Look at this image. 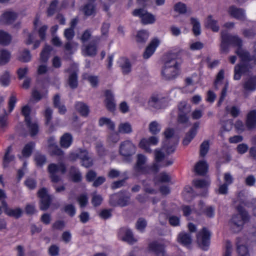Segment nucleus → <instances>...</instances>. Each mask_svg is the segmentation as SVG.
I'll list each match as a JSON object with an SVG mask.
<instances>
[{
	"label": "nucleus",
	"mask_w": 256,
	"mask_h": 256,
	"mask_svg": "<svg viewBox=\"0 0 256 256\" xmlns=\"http://www.w3.org/2000/svg\"><path fill=\"white\" fill-rule=\"evenodd\" d=\"M64 72L69 73L70 75L68 80L69 86L72 89H76L78 86V76L76 71H72L70 68L64 70Z\"/></svg>",
	"instance_id": "6ab92c4d"
},
{
	"label": "nucleus",
	"mask_w": 256,
	"mask_h": 256,
	"mask_svg": "<svg viewBox=\"0 0 256 256\" xmlns=\"http://www.w3.org/2000/svg\"><path fill=\"white\" fill-rule=\"evenodd\" d=\"M148 37V34L146 30H139L136 36V41L138 44H144L146 42Z\"/></svg>",
	"instance_id": "58836bf2"
},
{
	"label": "nucleus",
	"mask_w": 256,
	"mask_h": 256,
	"mask_svg": "<svg viewBox=\"0 0 256 256\" xmlns=\"http://www.w3.org/2000/svg\"><path fill=\"white\" fill-rule=\"evenodd\" d=\"M210 149V142L208 140H204L200 146V155L201 157L206 156Z\"/></svg>",
	"instance_id": "3c124183"
},
{
	"label": "nucleus",
	"mask_w": 256,
	"mask_h": 256,
	"mask_svg": "<svg viewBox=\"0 0 256 256\" xmlns=\"http://www.w3.org/2000/svg\"><path fill=\"white\" fill-rule=\"evenodd\" d=\"M134 16L139 17L141 22L144 25L152 24L156 22V18L154 15L148 12L143 8H136L132 12Z\"/></svg>",
	"instance_id": "0eeeda50"
},
{
	"label": "nucleus",
	"mask_w": 256,
	"mask_h": 256,
	"mask_svg": "<svg viewBox=\"0 0 256 256\" xmlns=\"http://www.w3.org/2000/svg\"><path fill=\"white\" fill-rule=\"evenodd\" d=\"M228 87H229L228 82H226L224 83V86L222 90L220 96L219 100L217 103L218 106H220L222 105V102H224L225 98L226 96L227 91L228 88Z\"/></svg>",
	"instance_id": "8fccbe9b"
},
{
	"label": "nucleus",
	"mask_w": 256,
	"mask_h": 256,
	"mask_svg": "<svg viewBox=\"0 0 256 256\" xmlns=\"http://www.w3.org/2000/svg\"><path fill=\"white\" fill-rule=\"evenodd\" d=\"M38 196L40 199V208L42 210H47L51 204L52 198L50 195L48 194V190L46 188H40L37 192Z\"/></svg>",
	"instance_id": "6e6552de"
},
{
	"label": "nucleus",
	"mask_w": 256,
	"mask_h": 256,
	"mask_svg": "<svg viewBox=\"0 0 256 256\" xmlns=\"http://www.w3.org/2000/svg\"><path fill=\"white\" fill-rule=\"evenodd\" d=\"M11 40L10 34L2 30H0V44L4 46H8Z\"/></svg>",
	"instance_id": "72a5a7b5"
},
{
	"label": "nucleus",
	"mask_w": 256,
	"mask_h": 256,
	"mask_svg": "<svg viewBox=\"0 0 256 256\" xmlns=\"http://www.w3.org/2000/svg\"><path fill=\"white\" fill-rule=\"evenodd\" d=\"M76 110L79 114L83 116H87L90 113L89 107L84 102H77L75 105Z\"/></svg>",
	"instance_id": "cd10ccee"
},
{
	"label": "nucleus",
	"mask_w": 256,
	"mask_h": 256,
	"mask_svg": "<svg viewBox=\"0 0 256 256\" xmlns=\"http://www.w3.org/2000/svg\"><path fill=\"white\" fill-rule=\"evenodd\" d=\"M212 233L206 227H203L196 235L197 244L204 250H207L210 243Z\"/></svg>",
	"instance_id": "39448f33"
},
{
	"label": "nucleus",
	"mask_w": 256,
	"mask_h": 256,
	"mask_svg": "<svg viewBox=\"0 0 256 256\" xmlns=\"http://www.w3.org/2000/svg\"><path fill=\"white\" fill-rule=\"evenodd\" d=\"M205 26L207 28L210 29L214 32H218L220 30V26L218 24V20L212 19V15L208 16L205 22Z\"/></svg>",
	"instance_id": "bb28decb"
},
{
	"label": "nucleus",
	"mask_w": 256,
	"mask_h": 256,
	"mask_svg": "<svg viewBox=\"0 0 256 256\" xmlns=\"http://www.w3.org/2000/svg\"><path fill=\"white\" fill-rule=\"evenodd\" d=\"M73 141L72 136L70 133H64L60 138V144L62 148H68L72 144Z\"/></svg>",
	"instance_id": "a878e982"
},
{
	"label": "nucleus",
	"mask_w": 256,
	"mask_h": 256,
	"mask_svg": "<svg viewBox=\"0 0 256 256\" xmlns=\"http://www.w3.org/2000/svg\"><path fill=\"white\" fill-rule=\"evenodd\" d=\"M17 98L15 94H12L8 102V108L9 112H12L14 110Z\"/></svg>",
	"instance_id": "bf43d9fd"
},
{
	"label": "nucleus",
	"mask_w": 256,
	"mask_h": 256,
	"mask_svg": "<svg viewBox=\"0 0 256 256\" xmlns=\"http://www.w3.org/2000/svg\"><path fill=\"white\" fill-rule=\"evenodd\" d=\"M112 209H102L98 214L99 216L103 220H107L112 216Z\"/></svg>",
	"instance_id": "338daca9"
},
{
	"label": "nucleus",
	"mask_w": 256,
	"mask_h": 256,
	"mask_svg": "<svg viewBox=\"0 0 256 256\" xmlns=\"http://www.w3.org/2000/svg\"><path fill=\"white\" fill-rule=\"evenodd\" d=\"M52 48L50 46L46 45L40 54V60L42 62H46L48 60Z\"/></svg>",
	"instance_id": "a19ab883"
},
{
	"label": "nucleus",
	"mask_w": 256,
	"mask_h": 256,
	"mask_svg": "<svg viewBox=\"0 0 256 256\" xmlns=\"http://www.w3.org/2000/svg\"><path fill=\"white\" fill-rule=\"evenodd\" d=\"M123 62L120 64L122 72L124 74H128L132 70V64L128 58H123Z\"/></svg>",
	"instance_id": "473e14b6"
},
{
	"label": "nucleus",
	"mask_w": 256,
	"mask_h": 256,
	"mask_svg": "<svg viewBox=\"0 0 256 256\" xmlns=\"http://www.w3.org/2000/svg\"><path fill=\"white\" fill-rule=\"evenodd\" d=\"M118 132H112L107 137V142L108 143L116 144L118 142L120 139Z\"/></svg>",
	"instance_id": "13d9d810"
},
{
	"label": "nucleus",
	"mask_w": 256,
	"mask_h": 256,
	"mask_svg": "<svg viewBox=\"0 0 256 256\" xmlns=\"http://www.w3.org/2000/svg\"><path fill=\"white\" fill-rule=\"evenodd\" d=\"M34 160L37 167L42 168L46 161L45 155L41 154H36L34 158Z\"/></svg>",
	"instance_id": "49530a36"
},
{
	"label": "nucleus",
	"mask_w": 256,
	"mask_h": 256,
	"mask_svg": "<svg viewBox=\"0 0 256 256\" xmlns=\"http://www.w3.org/2000/svg\"><path fill=\"white\" fill-rule=\"evenodd\" d=\"M150 146V145L146 138H142L138 144L139 148L148 153H151L152 152Z\"/></svg>",
	"instance_id": "864d4df0"
},
{
	"label": "nucleus",
	"mask_w": 256,
	"mask_h": 256,
	"mask_svg": "<svg viewBox=\"0 0 256 256\" xmlns=\"http://www.w3.org/2000/svg\"><path fill=\"white\" fill-rule=\"evenodd\" d=\"M178 56V53H169L166 55V60L162 70V75L166 80H174L179 75L180 64L177 61Z\"/></svg>",
	"instance_id": "f257e3e1"
},
{
	"label": "nucleus",
	"mask_w": 256,
	"mask_h": 256,
	"mask_svg": "<svg viewBox=\"0 0 256 256\" xmlns=\"http://www.w3.org/2000/svg\"><path fill=\"white\" fill-rule=\"evenodd\" d=\"M177 240L179 244L186 247H189L192 242L191 234L184 232H180L178 234Z\"/></svg>",
	"instance_id": "aec40b11"
},
{
	"label": "nucleus",
	"mask_w": 256,
	"mask_h": 256,
	"mask_svg": "<svg viewBox=\"0 0 256 256\" xmlns=\"http://www.w3.org/2000/svg\"><path fill=\"white\" fill-rule=\"evenodd\" d=\"M24 184L30 190L36 188L37 185L36 180L33 178H28L24 182Z\"/></svg>",
	"instance_id": "e2e57ef3"
},
{
	"label": "nucleus",
	"mask_w": 256,
	"mask_h": 256,
	"mask_svg": "<svg viewBox=\"0 0 256 256\" xmlns=\"http://www.w3.org/2000/svg\"><path fill=\"white\" fill-rule=\"evenodd\" d=\"M82 78L88 80L93 88H96L98 84V79L97 76L89 75L86 73L82 75Z\"/></svg>",
	"instance_id": "a18cd8bd"
},
{
	"label": "nucleus",
	"mask_w": 256,
	"mask_h": 256,
	"mask_svg": "<svg viewBox=\"0 0 256 256\" xmlns=\"http://www.w3.org/2000/svg\"><path fill=\"white\" fill-rule=\"evenodd\" d=\"M23 214L22 210L20 208H16L14 209H7L5 211V214L10 217H13L16 219L20 218Z\"/></svg>",
	"instance_id": "7c9ffc66"
},
{
	"label": "nucleus",
	"mask_w": 256,
	"mask_h": 256,
	"mask_svg": "<svg viewBox=\"0 0 256 256\" xmlns=\"http://www.w3.org/2000/svg\"><path fill=\"white\" fill-rule=\"evenodd\" d=\"M158 162H154L151 166H146V168H147L146 171H144L142 174H150V172H152L154 174H157L160 168L162 167L160 166V164H159Z\"/></svg>",
	"instance_id": "37998d69"
},
{
	"label": "nucleus",
	"mask_w": 256,
	"mask_h": 256,
	"mask_svg": "<svg viewBox=\"0 0 256 256\" xmlns=\"http://www.w3.org/2000/svg\"><path fill=\"white\" fill-rule=\"evenodd\" d=\"M58 0H52L46 10V15L48 17L52 16L56 11H58Z\"/></svg>",
	"instance_id": "f704fd0d"
},
{
	"label": "nucleus",
	"mask_w": 256,
	"mask_h": 256,
	"mask_svg": "<svg viewBox=\"0 0 256 256\" xmlns=\"http://www.w3.org/2000/svg\"><path fill=\"white\" fill-rule=\"evenodd\" d=\"M12 150V146H8L6 151L4 158H3V166L4 167L8 166V164L14 159V155H10V154Z\"/></svg>",
	"instance_id": "2f4dec72"
},
{
	"label": "nucleus",
	"mask_w": 256,
	"mask_h": 256,
	"mask_svg": "<svg viewBox=\"0 0 256 256\" xmlns=\"http://www.w3.org/2000/svg\"><path fill=\"white\" fill-rule=\"evenodd\" d=\"M118 238L129 244H133L136 240L134 238L132 231L126 228H121L118 232Z\"/></svg>",
	"instance_id": "9d476101"
},
{
	"label": "nucleus",
	"mask_w": 256,
	"mask_h": 256,
	"mask_svg": "<svg viewBox=\"0 0 256 256\" xmlns=\"http://www.w3.org/2000/svg\"><path fill=\"white\" fill-rule=\"evenodd\" d=\"M136 146L130 140L122 142L119 146V154L127 162H131L133 156L136 154Z\"/></svg>",
	"instance_id": "20e7f679"
},
{
	"label": "nucleus",
	"mask_w": 256,
	"mask_h": 256,
	"mask_svg": "<svg viewBox=\"0 0 256 256\" xmlns=\"http://www.w3.org/2000/svg\"><path fill=\"white\" fill-rule=\"evenodd\" d=\"M116 195L114 194L110 196V204L112 206H126L130 200L129 196H122L117 201L116 200Z\"/></svg>",
	"instance_id": "4be33fe9"
},
{
	"label": "nucleus",
	"mask_w": 256,
	"mask_h": 256,
	"mask_svg": "<svg viewBox=\"0 0 256 256\" xmlns=\"http://www.w3.org/2000/svg\"><path fill=\"white\" fill-rule=\"evenodd\" d=\"M146 161V156L142 154H138L137 155V160L135 164L134 169L135 172L139 174H142L144 171H146V166H144Z\"/></svg>",
	"instance_id": "4468645a"
},
{
	"label": "nucleus",
	"mask_w": 256,
	"mask_h": 256,
	"mask_svg": "<svg viewBox=\"0 0 256 256\" xmlns=\"http://www.w3.org/2000/svg\"><path fill=\"white\" fill-rule=\"evenodd\" d=\"M237 252L240 256H250L248 248L246 245L237 244Z\"/></svg>",
	"instance_id": "680f3d73"
},
{
	"label": "nucleus",
	"mask_w": 256,
	"mask_h": 256,
	"mask_svg": "<svg viewBox=\"0 0 256 256\" xmlns=\"http://www.w3.org/2000/svg\"><path fill=\"white\" fill-rule=\"evenodd\" d=\"M228 12L231 16L238 20H244L245 19V12L242 8L232 6L229 7Z\"/></svg>",
	"instance_id": "a211bd4d"
},
{
	"label": "nucleus",
	"mask_w": 256,
	"mask_h": 256,
	"mask_svg": "<svg viewBox=\"0 0 256 256\" xmlns=\"http://www.w3.org/2000/svg\"><path fill=\"white\" fill-rule=\"evenodd\" d=\"M236 52L240 58L242 62L248 64V62L252 61V55L250 56L248 52L243 50L242 47L238 48Z\"/></svg>",
	"instance_id": "393cba45"
},
{
	"label": "nucleus",
	"mask_w": 256,
	"mask_h": 256,
	"mask_svg": "<svg viewBox=\"0 0 256 256\" xmlns=\"http://www.w3.org/2000/svg\"><path fill=\"white\" fill-rule=\"evenodd\" d=\"M48 171L52 182L56 183L61 180L60 177L56 173L60 172L62 174H64L66 172V168L63 162L58 164L52 163L48 166Z\"/></svg>",
	"instance_id": "423d86ee"
},
{
	"label": "nucleus",
	"mask_w": 256,
	"mask_h": 256,
	"mask_svg": "<svg viewBox=\"0 0 256 256\" xmlns=\"http://www.w3.org/2000/svg\"><path fill=\"white\" fill-rule=\"evenodd\" d=\"M86 54L88 56H96L97 52V48L95 44H89L85 48Z\"/></svg>",
	"instance_id": "052dcab7"
},
{
	"label": "nucleus",
	"mask_w": 256,
	"mask_h": 256,
	"mask_svg": "<svg viewBox=\"0 0 256 256\" xmlns=\"http://www.w3.org/2000/svg\"><path fill=\"white\" fill-rule=\"evenodd\" d=\"M246 125L248 130L256 127V110H250L246 115Z\"/></svg>",
	"instance_id": "412c9836"
},
{
	"label": "nucleus",
	"mask_w": 256,
	"mask_h": 256,
	"mask_svg": "<svg viewBox=\"0 0 256 256\" xmlns=\"http://www.w3.org/2000/svg\"><path fill=\"white\" fill-rule=\"evenodd\" d=\"M236 210L238 214H234L230 221V228L234 233L240 232L244 224L249 220L248 213L242 206H237Z\"/></svg>",
	"instance_id": "f03ea898"
},
{
	"label": "nucleus",
	"mask_w": 256,
	"mask_h": 256,
	"mask_svg": "<svg viewBox=\"0 0 256 256\" xmlns=\"http://www.w3.org/2000/svg\"><path fill=\"white\" fill-rule=\"evenodd\" d=\"M10 83V75L8 71L4 72L0 77V84L2 86L6 87Z\"/></svg>",
	"instance_id": "603ef678"
},
{
	"label": "nucleus",
	"mask_w": 256,
	"mask_h": 256,
	"mask_svg": "<svg viewBox=\"0 0 256 256\" xmlns=\"http://www.w3.org/2000/svg\"><path fill=\"white\" fill-rule=\"evenodd\" d=\"M28 128L31 137L36 136L38 132L39 128L37 123H32L31 120L25 122Z\"/></svg>",
	"instance_id": "c756f323"
},
{
	"label": "nucleus",
	"mask_w": 256,
	"mask_h": 256,
	"mask_svg": "<svg viewBox=\"0 0 256 256\" xmlns=\"http://www.w3.org/2000/svg\"><path fill=\"white\" fill-rule=\"evenodd\" d=\"M10 54L6 50H2L0 51V64L4 65L10 60Z\"/></svg>",
	"instance_id": "c03bdc74"
},
{
	"label": "nucleus",
	"mask_w": 256,
	"mask_h": 256,
	"mask_svg": "<svg viewBox=\"0 0 256 256\" xmlns=\"http://www.w3.org/2000/svg\"><path fill=\"white\" fill-rule=\"evenodd\" d=\"M174 10L176 12L180 14H184L186 12V4L182 2H178L175 4Z\"/></svg>",
	"instance_id": "69168bd1"
},
{
	"label": "nucleus",
	"mask_w": 256,
	"mask_h": 256,
	"mask_svg": "<svg viewBox=\"0 0 256 256\" xmlns=\"http://www.w3.org/2000/svg\"><path fill=\"white\" fill-rule=\"evenodd\" d=\"M208 170V165L204 160H200L194 166V172L198 176H204Z\"/></svg>",
	"instance_id": "b1692460"
},
{
	"label": "nucleus",
	"mask_w": 256,
	"mask_h": 256,
	"mask_svg": "<svg viewBox=\"0 0 256 256\" xmlns=\"http://www.w3.org/2000/svg\"><path fill=\"white\" fill-rule=\"evenodd\" d=\"M178 114L190 115L191 108L186 102H181L178 105Z\"/></svg>",
	"instance_id": "ea45409f"
},
{
	"label": "nucleus",
	"mask_w": 256,
	"mask_h": 256,
	"mask_svg": "<svg viewBox=\"0 0 256 256\" xmlns=\"http://www.w3.org/2000/svg\"><path fill=\"white\" fill-rule=\"evenodd\" d=\"M106 100L105 104L106 109L110 112H114L116 110V104L114 102V95L110 90H107L104 92Z\"/></svg>",
	"instance_id": "f3484780"
},
{
	"label": "nucleus",
	"mask_w": 256,
	"mask_h": 256,
	"mask_svg": "<svg viewBox=\"0 0 256 256\" xmlns=\"http://www.w3.org/2000/svg\"><path fill=\"white\" fill-rule=\"evenodd\" d=\"M69 158L72 161L80 159L81 166L86 168H90L94 164V160L90 156L88 152L82 148H78L74 152L70 153Z\"/></svg>",
	"instance_id": "7ed1b4c3"
},
{
	"label": "nucleus",
	"mask_w": 256,
	"mask_h": 256,
	"mask_svg": "<svg viewBox=\"0 0 256 256\" xmlns=\"http://www.w3.org/2000/svg\"><path fill=\"white\" fill-rule=\"evenodd\" d=\"M249 68V64L248 63L242 62L237 64L234 66V79L240 80L242 74L248 72Z\"/></svg>",
	"instance_id": "ddd939ff"
},
{
	"label": "nucleus",
	"mask_w": 256,
	"mask_h": 256,
	"mask_svg": "<svg viewBox=\"0 0 256 256\" xmlns=\"http://www.w3.org/2000/svg\"><path fill=\"white\" fill-rule=\"evenodd\" d=\"M80 206L81 208H84L88 204V197L86 194H81L77 198Z\"/></svg>",
	"instance_id": "0e129e2a"
},
{
	"label": "nucleus",
	"mask_w": 256,
	"mask_h": 256,
	"mask_svg": "<svg viewBox=\"0 0 256 256\" xmlns=\"http://www.w3.org/2000/svg\"><path fill=\"white\" fill-rule=\"evenodd\" d=\"M244 90L248 92H253L256 90V76L248 78L242 84Z\"/></svg>",
	"instance_id": "5701e85b"
},
{
	"label": "nucleus",
	"mask_w": 256,
	"mask_h": 256,
	"mask_svg": "<svg viewBox=\"0 0 256 256\" xmlns=\"http://www.w3.org/2000/svg\"><path fill=\"white\" fill-rule=\"evenodd\" d=\"M36 144L34 142H30L27 143L24 147L22 154L24 157L28 158L30 157L32 151L35 148Z\"/></svg>",
	"instance_id": "c85d7f7f"
},
{
	"label": "nucleus",
	"mask_w": 256,
	"mask_h": 256,
	"mask_svg": "<svg viewBox=\"0 0 256 256\" xmlns=\"http://www.w3.org/2000/svg\"><path fill=\"white\" fill-rule=\"evenodd\" d=\"M156 179L160 182H168L170 180V177L166 172H162L157 176Z\"/></svg>",
	"instance_id": "774afa93"
},
{
	"label": "nucleus",
	"mask_w": 256,
	"mask_h": 256,
	"mask_svg": "<svg viewBox=\"0 0 256 256\" xmlns=\"http://www.w3.org/2000/svg\"><path fill=\"white\" fill-rule=\"evenodd\" d=\"M132 131L131 124L128 122H122L118 125V132L123 134H129Z\"/></svg>",
	"instance_id": "e433bc0d"
},
{
	"label": "nucleus",
	"mask_w": 256,
	"mask_h": 256,
	"mask_svg": "<svg viewBox=\"0 0 256 256\" xmlns=\"http://www.w3.org/2000/svg\"><path fill=\"white\" fill-rule=\"evenodd\" d=\"M190 24L192 26V30L195 36H199L201 34L200 24L198 20L194 18L190 19Z\"/></svg>",
	"instance_id": "c9c22d12"
},
{
	"label": "nucleus",
	"mask_w": 256,
	"mask_h": 256,
	"mask_svg": "<svg viewBox=\"0 0 256 256\" xmlns=\"http://www.w3.org/2000/svg\"><path fill=\"white\" fill-rule=\"evenodd\" d=\"M162 100L158 98L156 96H152L148 102L151 106L156 109H160L162 107Z\"/></svg>",
	"instance_id": "6e6d98bb"
},
{
	"label": "nucleus",
	"mask_w": 256,
	"mask_h": 256,
	"mask_svg": "<svg viewBox=\"0 0 256 256\" xmlns=\"http://www.w3.org/2000/svg\"><path fill=\"white\" fill-rule=\"evenodd\" d=\"M199 122H194L190 130L186 134L185 137L182 140V144L184 146H188L193 140L197 134L198 129L199 128Z\"/></svg>",
	"instance_id": "2eb2a0df"
},
{
	"label": "nucleus",
	"mask_w": 256,
	"mask_h": 256,
	"mask_svg": "<svg viewBox=\"0 0 256 256\" xmlns=\"http://www.w3.org/2000/svg\"><path fill=\"white\" fill-rule=\"evenodd\" d=\"M192 184L196 188H208L210 182L204 179H194L192 180Z\"/></svg>",
	"instance_id": "4c0bfd02"
},
{
	"label": "nucleus",
	"mask_w": 256,
	"mask_h": 256,
	"mask_svg": "<svg viewBox=\"0 0 256 256\" xmlns=\"http://www.w3.org/2000/svg\"><path fill=\"white\" fill-rule=\"evenodd\" d=\"M148 250L150 252L154 253L156 256H165L164 244L159 243L157 241H153L149 243Z\"/></svg>",
	"instance_id": "9b49d317"
},
{
	"label": "nucleus",
	"mask_w": 256,
	"mask_h": 256,
	"mask_svg": "<svg viewBox=\"0 0 256 256\" xmlns=\"http://www.w3.org/2000/svg\"><path fill=\"white\" fill-rule=\"evenodd\" d=\"M18 14L12 11H6L0 16V24L10 25L17 18Z\"/></svg>",
	"instance_id": "f8f14e48"
},
{
	"label": "nucleus",
	"mask_w": 256,
	"mask_h": 256,
	"mask_svg": "<svg viewBox=\"0 0 256 256\" xmlns=\"http://www.w3.org/2000/svg\"><path fill=\"white\" fill-rule=\"evenodd\" d=\"M159 44L160 40L158 38H154L152 40L150 44L146 46L144 52V58L145 59L150 58L154 52Z\"/></svg>",
	"instance_id": "dca6fc26"
},
{
	"label": "nucleus",
	"mask_w": 256,
	"mask_h": 256,
	"mask_svg": "<svg viewBox=\"0 0 256 256\" xmlns=\"http://www.w3.org/2000/svg\"><path fill=\"white\" fill-rule=\"evenodd\" d=\"M32 56L30 51L27 49L24 50L18 56V60L21 62H28L31 60Z\"/></svg>",
	"instance_id": "de8ad7c7"
},
{
	"label": "nucleus",
	"mask_w": 256,
	"mask_h": 256,
	"mask_svg": "<svg viewBox=\"0 0 256 256\" xmlns=\"http://www.w3.org/2000/svg\"><path fill=\"white\" fill-rule=\"evenodd\" d=\"M224 78V71L223 69H221L217 74L214 82V86L215 90H217L218 89V85L222 83Z\"/></svg>",
	"instance_id": "09e8293b"
},
{
	"label": "nucleus",
	"mask_w": 256,
	"mask_h": 256,
	"mask_svg": "<svg viewBox=\"0 0 256 256\" xmlns=\"http://www.w3.org/2000/svg\"><path fill=\"white\" fill-rule=\"evenodd\" d=\"M160 129V126L156 121L152 122L149 124V131L153 135L158 134Z\"/></svg>",
	"instance_id": "5fc2aeb1"
},
{
	"label": "nucleus",
	"mask_w": 256,
	"mask_h": 256,
	"mask_svg": "<svg viewBox=\"0 0 256 256\" xmlns=\"http://www.w3.org/2000/svg\"><path fill=\"white\" fill-rule=\"evenodd\" d=\"M82 11L85 16H90L96 13V6L92 3H88L83 6Z\"/></svg>",
	"instance_id": "79ce46f5"
},
{
	"label": "nucleus",
	"mask_w": 256,
	"mask_h": 256,
	"mask_svg": "<svg viewBox=\"0 0 256 256\" xmlns=\"http://www.w3.org/2000/svg\"><path fill=\"white\" fill-rule=\"evenodd\" d=\"M221 37L224 42L230 46H238V48L242 46V40L238 36L230 34L226 30L222 31Z\"/></svg>",
	"instance_id": "1a4fd4ad"
},
{
	"label": "nucleus",
	"mask_w": 256,
	"mask_h": 256,
	"mask_svg": "<svg viewBox=\"0 0 256 256\" xmlns=\"http://www.w3.org/2000/svg\"><path fill=\"white\" fill-rule=\"evenodd\" d=\"M76 168L74 166H72L70 169V174L72 180L74 182H78L82 180V174L80 172L72 174V171H76Z\"/></svg>",
	"instance_id": "4d7b16f0"
}]
</instances>
